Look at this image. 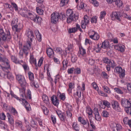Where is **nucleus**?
Masks as SVG:
<instances>
[{"label":"nucleus","mask_w":131,"mask_h":131,"mask_svg":"<svg viewBox=\"0 0 131 131\" xmlns=\"http://www.w3.org/2000/svg\"><path fill=\"white\" fill-rule=\"evenodd\" d=\"M76 27H74L72 28L69 29L68 30V32L69 33H74L77 31L78 29L81 32L82 30L80 28V26L78 24L76 25Z\"/></svg>","instance_id":"12"},{"label":"nucleus","mask_w":131,"mask_h":131,"mask_svg":"<svg viewBox=\"0 0 131 131\" xmlns=\"http://www.w3.org/2000/svg\"><path fill=\"white\" fill-rule=\"evenodd\" d=\"M5 64L6 66L5 67H3L0 64V68L2 69L4 71H6V70H7L8 69H10V66L9 64V61L7 59V61L6 62L1 61Z\"/></svg>","instance_id":"15"},{"label":"nucleus","mask_w":131,"mask_h":131,"mask_svg":"<svg viewBox=\"0 0 131 131\" xmlns=\"http://www.w3.org/2000/svg\"><path fill=\"white\" fill-rule=\"evenodd\" d=\"M22 77L24 78L23 76L21 75H17L16 76V79L18 81V82L21 80L22 79H23Z\"/></svg>","instance_id":"63"},{"label":"nucleus","mask_w":131,"mask_h":131,"mask_svg":"<svg viewBox=\"0 0 131 131\" xmlns=\"http://www.w3.org/2000/svg\"><path fill=\"white\" fill-rule=\"evenodd\" d=\"M113 108L116 111L118 112L121 111V109L120 107L119 103L116 101L113 100L111 103Z\"/></svg>","instance_id":"8"},{"label":"nucleus","mask_w":131,"mask_h":131,"mask_svg":"<svg viewBox=\"0 0 131 131\" xmlns=\"http://www.w3.org/2000/svg\"><path fill=\"white\" fill-rule=\"evenodd\" d=\"M73 129L75 130L78 131L79 130V127L77 123L76 122H74L73 124Z\"/></svg>","instance_id":"34"},{"label":"nucleus","mask_w":131,"mask_h":131,"mask_svg":"<svg viewBox=\"0 0 131 131\" xmlns=\"http://www.w3.org/2000/svg\"><path fill=\"white\" fill-rule=\"evenodd\" d=\"M114 71L115 73L119 74L120 77L121 78H122L125 75V71L120 67L118 66L115 67L114 69Z\"/></svg>","instance_id":"7"},{"label":"nucleus","mask_w":131,"mask_h":131,"mask_svg":"<svg viewBox=\"0 0 131 131\" xmlns=\"http://www.w3.org/2000/svg\"><path fill=\"white\" fill-rule=\"evenodd\" d=\"M69 89L68 90L69 92H71L72 89L74 87V84L73 83H70L69 84Z\"/></svg>","instance_id":"42"},{"label":"nucleus","mask_w":131,"mask_h":131,"mask_svg":"<svg viewBox=\"0 0 131 131\" xmlns=\"http://www.w3.org/2000/svg\"><path fill=\"white\" fill-rule=\"evenodd\" d=\"M21 80L19 81V82L21 85V86L23 88H24L26 85V82L24 78H23Z\"/></svg>","instance_id":"24"},{"label":"nucleus","mask_w":131,"mask_h":131,"mask_svg":"<svg viewBox=\"0 0 131 131\" xmlns=\"http://www.w3.org/2000/svg\"><path fill=\"white\" fill-rule=\"evenodd\" d=\"M69 0H61L60 3V6L61 7H63L67 5L68 3Z\"/></svg>","instance_id":"27"},{"label":"nucleus","mask_w":131,"mask_h":131,"mask_svg":"<svg viewBox=\"0 0 131 131\" xmlns=\"http://www.w3.org/2000/svg\"><path fill=\"white\" fill-rule=\"evenodd\" d=\"M47 53L48 56L50 58L53 57L54 52L52 49L51 48H48L47 49Z\"/></svg>","instance_id":"20"},{"label":"nucleus","mask_w":131,"mask_h":131,"mask_svg":"<svg viewBox=\"0 0 131 131\" xmlns=\"http://www.w3.org/2000/svg\"><path fill=\"white\" fill-rule=\"evenodd\" d=\"M51 100L54 105L57 106L58 105L59 101L56 96L53 95L51 98Z\"/></svg>","instance_id":"13"},{"label":"nucleus","mask_w":131,"mask_h":131,"mask_svg":"<svg viewBox=\"0 0 131 131\" xmlns=\"http://www.w3.org/2000/svg\"><path fill=\"white\" fill-rule=\"evenodd\" d=\"M94 114H95V119L97 121H101V118L98 111L97 110L95 112Z\"/></svg>","instance_id":"26"},{"label":"nucleus","mask_w":131,"mask_h":131,"mask_svg":"<svg viewBox=\"0 0 131 131\" xmlns=\"http://www.w3.org/2000/svg\"><path fill=\"white\" fill-rule=\"evenodd\" d=\"M11 59L15 63H19V61H17L16 58L15 56H11Z\"/></svg>","instance_id":"55"},{"label":"nucleus","mask_w":131,"mask_h":131,"mask_svg":"<svg viewBox=\"0 0 131 131\" xmlns=\"http://www.w3.org/2000/svg\"><path fill=\"white\" fill-rule=\"evenodd\" d=\"M56 112L60 120L61 121L64 122L65 119V114L59 111H57Z\"/></svg>","instance_id":"16"},{"label":"nucleus","mask_w":131,"mask_h":131,"mask_svg":"<svg viewBox=\"0 0 131 131\" xmlns=\"http://www.w3.org/2000/svg\"><path fill=\"white\" fill-rule=\"evenodd\" d=\"M110 16L112 20L116 19L119 21H121L120 17L122 16V14L120 12H113Z\"/></svg>","instance_id":"6"},{"label":"nucleus","mask_w":131,"mask_h":131,"mask_svg":"<svg viewBox=\"0 0 131 131\" xmlns=\"http://www.w3.org/2000/svg\"><path fill=\"white\" fill-rule=\"evenodd\" d=\"M59 18L63 20L65 19V15L64 13H61L59 14Z\"/></svg>","instance_id":"50"},{"label":"nucleus","mask_w":131,"mask_h":131,"mask_svg":"<svg viewBox=\"0 0 131 131\" xmlns=\"http://www.w3.org/2000/svg\"><path fill=\"white\" fill-rule=\"evenodd\" d=\"M80 53L82 55H83L86 53L85 50L83 48L80 49L79 50Z\"/></svg>","instance_id":"60"},{"label":"nucleus","mask_w":131,"mask_h":131,"mask_svg":"<svg viewBox=\"0 0 131 131\" xmlns=\"http://www.w3.org/2000/svg\"><path fill=\"white\" fill-rule=\"evenodd\" d=\"M11 4L13 6V8L15 9V10L16 11H17L18 10V6L15 3H11Z\"/></svg>","instance_id":"61"},{"label":"nucleus","mask_w":131,"mask_h":131,"mask_svg":"<svg viewBox=\"0 0 131 131\" xmlns=\"http://www.w3.org/2000/svg\"><path fill=\"white\" fill-rule=\"evenodd\" d=\"M19 25H15L12 26V28L13 29L14 28L15 31L18 33L19 32H20L22 28V26L20 27V26H19Z\"/></svg>","instance_id":"22"},{"label":"nucleus","mask_w":131,"mask_h":131,"mask_svg":"<svg viewBox=\"0 0 131 131\" xmlns=\"http://www.w3.org/2000/svg\"><path fill=\"white\" fill-rule=\"evenodd\" d=\"M28 74L31 86L35 88H38V85L37 84V82L34 80L33 74L31 72H28Z\"/></svg>","instance_id":"5"},{"label":"nucleus","mask_w":131,"mask_h":131,"mask_svg":"<svg viewBox=\"0 0 131 131\" xmlns=\"http://www.w3.org/2000/svg\"><path fill=\"white\" fill-rule=\"evenodd\" d=\"M29 61L31 64H34L36 66V60L34 58V56L32 55H30Z\"/></svg>","instance_id":"25"},{"label":"nucleus","mask_w":131,"mask_h":131,"mask_svg":"<svg viewBox=\"0 0 131 131\" xmlns=\"http://www.w3.org/2000/svg\"><path fill=\"white\" fill-rule=\"evenodd\" d=\"M109 63V65L112 68H113L116 66L115 64V63L114 61L113 60H111Z\"/></svg>","instance_id":"47"},{"label":"nucleus","mask_w":131,"mask_h":131,"mask_svg":"<svg viewBox=\"0 0 131 131\" xmlns=\"http://www.w3.org/2000/svg\"><path fill=\"white\" fill-rule=\"evenodd\" d=\"M31 91L30 90L28 89L27 90L26 99H31Z\"/></svg>","instance_id":"31"},{"label":"nucleus","mask_w":131,"mask_h":131,"mask_svg":"<svg viewBox=\"0 0 131 131\" xmlns=\"http://www.w3.org/2000/svg\"><path fill=\"white\" fill-rule=\"evenodd\" d=\"M102 113V116L105 117H108L109 115L108 112L105 110L103 111Z\"/></svg>","instance_id":"41"},{"label":"nucleus","mask_w":131,"mask_h":131,"mask_svg":"<svg viewBox=\"0 0 131 131\" xmlns=\"http://www.w3.org/2000/svg\"><path fill=\"white\" fill-rule=\"evenodd\" d=\"M109 43L108 41H105L102 43L101 48L107 50L110 46Z\"/></svg>","instance_id":"18"},{"label":"nucleus","mask_w":131,"mask_h":131,"mask_svg":"<svg viewBox=\"0 0 131 131\" xmlns=\"http://www.w3.org/2000/svg\"><path fill=\"white\" fill-rule=\"evenodd\" d=\"M74 72L75 74H80L81 72L80 69L78 68L74 69Z\"/></svg>","instance_id":"52"},{"label":"nucleus","mask_w":131,"mask_h":131,"mask_svg":"<svg viewBox=\"0 0 131 131\" xmlns=\"http://www.w3.org/2000/svg\"><path fill=\"white\" fill-rule=\"evenodd\" d=\"M9 39L11 38V36L10 35V32L8 30L6 35L4 32L3 29L2 28L0 29V44L2 43L3 41H5L6 40L7 38Z\"/></svg>","instance_id":"4"},{"label":"nucleus","mask_w":131,"mask_h":131,"mask_svg":"<svg viewBox=\"0 0 131 131\" xmlns=\"http://www.w3.org/2000/svg\"><path fill=\"white\" fill-rule=\"evenodd\" d=\"M86 112V113H87L89 115H92V111L90 107H87Z\"/></svg>","instance_id":"39"},{"label":"nucleus","mask_w":131,"mask_h":131,"mask_svg":"<svg viewBox=\"0 0 131 131\" xmlns=\"http://www.w3.org/2000/svg\"><path fill=\"white\" fill-rule=\"evenodd\" d=\"M71 61L72 62H75L77 60V56L74 54H71Z\"/></svg>","instance_id":"32"},{"label":"nucleus","mask_w":131,"mask_h":131,"mask_svg":"<svg viewBox=\"0 0 131 131\" xmlns=\"http://www.w3.org/2000/svg\"><path fill=\"white\" fill-rule=\"evenodd\" d=\"M89 121L90 122V125L92 127V129L95 130L96 129V127L95 125H94L93 122L92 121L91 119H89Z\"/></svg>","instance_id":"57"},{"label":"nucleus","mask_w":131,"mask_h":131,"mask_svg":"<svg viewBox=\"0 0 131 131\" xmlns=\"http://www.w3.org/2000/svg\"><path fill=\"white\" fill-rule=\"evenodd\" d=\"M18 19L17 18H14L11 22V25L13 26V25H16L17 24Z\"/></svg>","instance_id":"49"},{"label":"nucleus","mask_w":131,"mask_h":131,"mask_svg":"<svg viewBox=\"0 0 131 131\" xmlns=\"http://www.w3.org/2000/svg\"><path fill=\"white\" fill-rule=\"evenodd\" d=\"M62 64L64 68L66 67L68 64V62L67 60V59L64 60L62 62Z\"/></svg>","instance_id":"56"},{"label":"nucleus","mask_w":131,"mask_h":131,"mask_svg":"<svg viewBox=\"0 0 131 131\" xmlns=\"http://www.w3.org/2000/svg\"><path fill=\"white\" fill-rule=\"evenodd\" d=\"M41 108L42 109L43 112L44 114L46 115H47L49 113V111L47 108L43 106H41Z\"/></svg>","instance_id":"33"},{"label":"nucleus","mask_w":131,"mask_h":131,"mask_svg":"<svg viewBox=\"0 0 131 131\" xmlns=\"http://www.w3.org/2000/svg\"><path fill=\"white\" fill-rule=\"evenodd\" d=\"M6 117L4 113H2L0 114V119L2 120H5Z\"/></svg>","instance_id":"48"},{"label":"nucleus","mask_w":131,"mask_h":131,"mask_svg":"<svg viewBox=\"0 0 131 131\" xmlns=\"http://www.w3.org/2000/svg\"><path fill=\"white\" fill-rule=\"evenodd\" d=\"M97 17L96 16H94L91 18V21L92 23H96L97 22Z\"/></svg>","instance_id":"54"},{"label":"nucleus","mask_w":131,"mask_h":131,"mask_svg":"<svg viewBox=\"0 0 131 131\" xmlns=\"http://www.w3.org/2000/svg\"><path fill=\"white\" fill-rule=\"evenodd\" d=\"M7 116L8 119L9 123L11 125H13L14 123V120L13 116L9 113L7 114Z\"/></svg>","instance_id":"19"},{"label":"nucleus","mask_w":131,"mask_h":131,"mask_svg":"<svg viewBox=\"0 0 131 131\" xmlns=\"http://www.w3.org/2000/svg\"><path fill=\"white\" fill-rule=\"evenodd\" d=\"M125 46H124L121 44L116 45L115 46V49L121 52H123L125 50Z\"/></svg>","instance_id":"17"},{"label":"nucleus","mask_w":131,"mask_h":131,"mask_svg":"<svg viewBox=\"0 0 131 131\" xmlns=\"http://www.w3.org/2000/svg\"><path fill=\"white\" fill-rule=\"evenodd\" d=\"M42 99L44 102L46 104H48L49 103L48 97L45 94L42 95Z\"/></svg>","instance_id":"30"},{"label":"nucleus","mask_w":131,"mask_h":131,"mask_svg":"<svg viewBox=\"0 0 131 131\" xmlns=\"http://www.w3.org/2000/svg\"><path fill=\"white\" fill-rule=\"evenodd\" d=\"M36 11L40 15H42L43 14V11L40 8L37 7L36 8Z\"/></svg>","instance_id":"35"},{"label":"nucleus","mask_w":131,"mask_h":131,"mask_svg":"<svg viewBox=\"0 0 131 131\" xmlns=\"http://www.w3.org/2000/svg\"><path fill=\"white\" fill-rule=\"evenodd\" d=\"M59 14L58 13H53L51 15V20L52 23H56L58 21Z\"/></svg>","instance_id":"10"},{"label":"nucleus","mask_w":131,"mask_h":131,"mask_svg":"<svg viewBox=\"0 0 131 131\" xmlns=\"http://www.w3.org/2000/svg\"><path fill=\"white\" fill-rule=\"evenodd\" d=\"M127 89L129 92L131 93V83H128L127 85Z\"/></svg>","instance_id":"64"},{"label":"nucleus","mask_w":131,"mask_h":131,"mask_svg":"<svg viewBox=\"0 0 131 131\" xmlns=\"http://www.w3.org/2000/svg\"><path fill=\"white\" fill-rule=\"evenodd\" d=\"M73 48V46L72 45H70L68 46L67 49V50L70 51H72V49Z\"/></svg>","instance_id":"58"},{"label":"nucleus","mask_w":131,"mask_h":131,"mask_svg":"<svg viewBox=\"0 0 131 131\" xmlns=\"http://www.w3.org/2000/svg\"><path fill=\"white\" fill-rule=\"evenodd\" d=\"M93 32L94 33V34L92 35H90V37L94 40H98L100 38L99 35L96 32L93 31Z\"/></svg>","instance_id":"14"},{"label":"nucleus","mask_w":131,"mask_h":131,"mask_svg":"<svg viewBox=\"0 0 131 131\" xmlns=\"http://www.w3.org/2000/svg\"><path fill=\"white\" fill-rule=\"evenodd\" d=\"M103 88L104 91L106 93L108 94H110L111 93V91L107 86L104 85L103 86Z\"/></svg>","instance_id":"37"},{"label":"nucleus","mask_w":131,"mask_h":131,"mask_svg":"<svg viewBox=\"0 0 131 131\" xmlns=\"http://www.w3.org/2000/svg\"><path fill=\"white\" fill-rule=\"evenodd\" d=\"M27 15L28 16V18H30V19L32 20V18H34L33 16L34 15V14H33L32 13H31L30 11L28 10L27 12Z\"/></svg>","instance_id":"51"},{"label":"nucleus","mask_w":131,"mask_h":131,"mask_svg":"<svg viewBox=\"0 0 131 131\" xmlns=\"http://www.w3.org/2000/svg\"><path fill=\"white\" fill-rule=\"evenodd\" d=\"M84 20L82 21H83V23H85V24H88L89 22L90 18L87 15H85L84 17Z\"/></svg>","instance_id":"29"},{"label":"nucleus","mask_w":131,"mask_h":131,"mask_svg":"<svg viewBox=\"0 0 131 131\" xmlns=\"http://www.w3.org/2000/svg\"><path fill=\"white\" fill-rule=\"evenodd\" d=\"M34 18H32V20H33L35 22H37L38 23H39L40 21L41 18L39 17H37L36 15L34 14V15L33 16Z\"/></svg>","instance_id":"28"},{"label":"nucleus","mask_w":131,"mask_h":131,"mask_svg":"<svg viewBox=\"0 0 131 131\" xmlns=\"http://www.w3.org/2000/svg\"><path fill=\"white\" fill-rule=\"evenodd\" d=\"M28 10L23 9L20 11V14L23 17L25 18H28V16L27 15Z\"/></svg>","instance_id":"21"},{"label":"nucleus","mask_w":131,"mask_h":131,"mask_svg":"<svg viewBox=\"0 0 131 131\" xmlns=\"http://www.w3.org/2000/svg\"><path fill=\"white\" fill-rule=\"evenodd\" d=\"M78 121L80 122L81 124L83 125H85L87 124V126L86 127L84 126L83 127L86 129H88L89 128V123L87 120H85L82 118L81 117H79L78 118Z\"/></svg>","instance_id":"11"},{"label":"nucleus","mask_w":131,"mask_h":131,"mask_svg":"<svg viewBox=\"0 0 131 131\" xmlns=\"http://www.w3.org/2000/svg\"><path fill=\"white\" fill-rule=\"evenodd\" d=\"M66 14V16L68 17L67 19V22L68 23H70L72 21L78 19V16L76 15L71 9L67 10Z\"/></svg>","instance_id":"3"},{"label":"nucleus","mask_w":131,"mask_h":131,"mask_svg":"<svg viewBox=\"0 0 131 131\" xmlns=\"http://www.w3.org/2000/svg\"><path fill=\"white\" fill-rule=\"evenodd\" d=\"M26 35L28 39L27 41L26 45L24 46L23 49V52L26 56L28 54L29 50L31 48V42L32 41V39L34 37V34L32 31L30 30L28 31Z\"/></svg>","instance_id":"1"},{"label":"nucleus","mask_w":131,"mask_h":131,"mask_svg":"<svg viewBox=\"0 0 131 131\" xmlns=\"http://www.w3.org/2000/svg\"><path fill=\"white\" fill-rule=\"evenodd\" d=\"M106 14V12L105 11H103L101 12V15L100 17L101 20L105 16Z\"/></svg>","instance_id":"45"},{"label":"nucleus","mask_w":131,"mask_h":131,"mask_svg":"<svg viewBox=\"0 0 131 131\" xmlns=\"http://www.w3.org/2000/svg\"><path fill=\"white\" fill-rule=\"evenodd\" d=\"M7 61V59L5 57H2V55L1 54H0V61L3 62H6Z\"/></svg>","instance_id":"53"},{"label":"nucleus","mask_w":131,"mask_h":131,"mask_svg":"<svg viewBox=\"0 0 131 131\" xmlns=\"http://www.w3.org/2000/svg\"><path fill=\"white\" fill-rule=\"evenodd\" d=\"M115 92L118 94H123V91L118 88H115L114 89Z\"/></svg>","instance_id":"46"},{"label":"nucleus","mask_w":131,"mask_h":131,"mask_svg":"<svg viewBox=\"0 0 131 131\" xmlns=\"http://www.w3.org/2000/svg\"><path fill=\"white\" fill-rule=\"evenodd\" d=\"M22 66L24 70L25 71H26L29 69V67L28 66V65L26 63L23 64L22 65Z\"/></svg>","instance_id":"62"},{"label":"nucleus","mask_w":131,"mask_h":131,"mask_svg":"<svg viewBox=\"0 0 131 131\" xmlns=\"http://www.w3.org/2000/svg\"><path fill=\"white\" fill-rule=\"evenodd\" d=\"M114 2H115V4L117 6L119 7L121 6L123 4L122 1L120 0H116Z\"/></svg>","instance_id":"36"},{"label":"nucleus","mask_w":131,"mask_h":131,"mask_svg":"<svg viewBox=\"0 0 131 131\" xmlns=\"http://www.w3.org/2000/svg\"><path fill=\"white\" fill-rule=\"evenodd\" d=\"M90 1L94 6H97L99 5V2L96 0H90Z\"/></svg>","instance_id":"40"},{"label":"nucleus","mask_w":131,"mask_h":131,"mask_svg":"<svg viewBox=\"0 0 131 131\" xmlns=\"http://www.w3.org/2000/svg\"><path fill=\"white\" fill-rule=\"evenodd\" d=\"M121 104L123 106L126 108H129L131 106V103L125 99H122V100Z\"/></svg>","instance_id":"9"},{"label":"nucleus","mask_w":131,"mask_h":131,"mask_svg":"<svg viewBox=\"0 0 131 131\" xmlns=\"http://www.w3.org/2000/svg\"><path fill=\"white\" fill-rule=\"evenodd\" d=\"M103 104L108 108L110 107L111 104L110 103L106 101H104L103 102Z\"/></svg>","instance_id":"43"},{"label":"nucleus","mask_w":131,"mask_h":131,"mask_svg":"<svg viewBox=\"0 0 131 131\" xmlns=\"http://www.w3.org/2000/svg\"><path fill=\"white\" fill-rule=\"evenodd\" d=\"M57 95L58 96H59V97H60L61 100L63 101L65 99L66 97L65 96V94L64 93H59V94H58Z\"/></svg>","instance_id":"38"},{"label":"nucleus","mask_w":131,"mask_h":131,"mask_svg":"<svg viewBox=\"0 0 131 131\" xmlns=\"http://www.w3.org/2000/svg\"><path fill=\"white\" fill-rule=\"evenodd\" d=\"M92 85L93 87V88L95 90H97L98 89V88L97 84L95 82H93L92 84Z\"/></svg>","instance_id":"59"},{"label":"nucleus","mask_w":131,"mask_h":131,"mask_svg":"<svg viewBox=\"0 0 131 131\" xmlns=\"http://www.w3.org/2000/svg\"><path fill=\"white\" fill-rule=\"evenodd\" d=\"M101 44H98L97 45V48H96V47H94L93 49L96 52L98 53L100 52V51L101 50V48H100L99 46Z\"/></svg>","instance_id":"44"},{"label":"nucleus","mask_w":131,"mask_h":131,"mask_svg":"<svg viewBox=\"0 0 131 131\" xmlns=\"http://www.w3.org/2000/svg\"><path fill=\"white\" fill-rule=\"evenodd\" d=\"M36 36L38 41H40L41 40V34L38 31L36 30L35 31Z\"/></svg>","instance_id":"23"},{"label":"nucleus","mask_w":131,"mask_h":131,"mask_svg":"<svg viewBox=\"0 0 131 131\" xmlns=\"http://www.w3.org/2000/svg\"><path fill=\"white\" fill-rule=\"evenodd\" d=\"M20 95L21 99L23 101L22 102L24 104V105L27 111H29L31 109L30 105L28 102L25 100V98H26L25 95V90L24 89L20 90Z\"/></svg>","instance_id":"2"}]
</instances>
